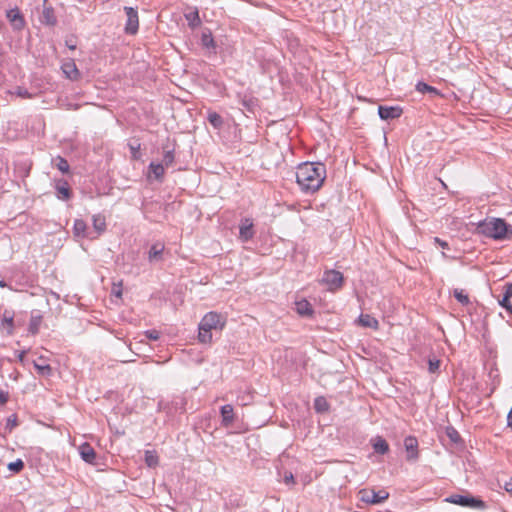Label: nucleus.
<instances>
[{
    "label": "nucleus",
    "instance_id": "f3484780",
    "mask_svg": "<svg viewBox=\"0 0 512 512\" xmlns=\"http://www.w3.org/2000/svg\"><path fill=\"white\" fill-rule=\"evenodd\" d=\"M56 191L57 197L62 200H69L72 196L71 189L66 181L58 182Z\"/></svg>",
    "mask_w": 512,
    "mask_h": 512
},
{
    "label": "nucleus",
    "instance_id": "f03ea898",
    "mask_svg": "<svg viewBox=\"0 0 512 512\" xmlns=\"http://www.w3.org/2000/svg\"><path fill=\"white\" fill-rule=\"evenodd\" d=\"M479 234L494 240H504L512 237V225L501 218L484 219L478 223Z\"/></svg>",
    "mask_w": 512,
    "mask_h": 512
},
{
    "label": "nucleus",
    "instance_id": "58836bf2",
    "mask_svg": "<svg viewBox=\"0 0 512 512\" xmlns=\"http://www.w3.org/2000/svg\"><path fill=\"white\" fill-rule=\"evenodd\" d=\"M202 44L206 48H215V42L211 34H202Z\"/></svg>",
    "mask_w": 512,
    "mask_h": 512
},
{
    "label": "nucleus",
    "instance_id": "7c9ffc66",
    "mask_svg": "<svg viewBox=\"0 0 512 512\" xmlns=\"http://www.w3.org/2000/svg\"><path fill=\"white\" fill-rule=\"evenodd\" d=\"M416 90L420 93H434V94H439L438 90L435 88V87H432L430 85H428L427 83L425 82H418L416 84Z\"/></svg>",
    "mask_w": 512,
    "mask_h": 512
},
{
    "label": "nucleus",
    "instance_id": "2f4dec72",
    "mask_svg": "<svg viewBox=\"0 0 512 512\" xmlns=\"http://www.w3.org/2000/svg\"><path fill=\"white\" fill-rule=\"evenodd\" d=\"M128 147L130 149V152H131V158L133 160H139L140 157H141V154H140V143L135 141V142H130L128 143Z\"/></svg>",
    "mask_w": 512,
    "mask_h": 512
},
{
    "label": "nucleus",
    "instance_id": "f704fd0d",
    "mask_svg": "<svg viewBox=\"0 0 512 512\" xmlns=\"http://www.w3.org/2000/svg\"><path fill=\"white\" fill-rule=\"evenodd\" d=\"M145 462L149 467H155L158 465V456L152 451H146Z\"/></svg>",
    "mask_w": 512,
    "mask_h": 512
},
{
    "label": "nucleus",
    "instance_id": "6e6552de",
    "mask_svg": "<svg viewBox=\"0 0 512 512\" xmlns=\"http://www.w3.org/2000/svg\"><path fill=\"white\" fill-rule=\"evenodd\" d=\"M403 113L400 106H382L378 107V114L382 120H393L399 118Z\"/></svg>",
    "mask_w": 512,
    "mask_h": 512
},
{
    "label": "nucleus",
    "instance_id": "a18cd8bd",
    "mask_svg": "<svg viewBox=\"0 0 512 512\" xmlns=\"http://www.w3.org/2000/svg\"><path fill=\"white\" fill-rule=\"evenodd\" d=\"M8 398H9L8 392H6L0 388V405L6 404L8 401Z\"/></svg>",
    "mask_w": 512,
    "mask_h": 512
},
{
    "label": "nucleus",
    "instance_id": "423d86ee",
    "mask_svg": "<svg viewBox=\"0 0 512 512\" xmlns=\"http://www.w3.org/2000/svg\"><path fill=\"white\" fill-rule=\"evenodd\" d=\"M321 281L328 287L330 291H335L342 287L344 277L341 272L331 269L324 271Z\"/></svg>",
    "mask_w": 512,
    "mask_h": 512
},
{
    "label": "nucleus",
    "instance_id": "20e7f679",
    "mask_svg": "<svg viewBox=\"0 0 512 512\" xmlns=\"http://www.w3.org/2000/svg\"><path fill=\"white\" fill-rule=\"evenodd\" d=\"M446 502L476 510L486 509V503L479 497L466 494H452L445 499Z\"/></svg>",
    "mask_w": 512,
    "mask_h": 512
},
{
    "label": "nucleus",
    "instance_id": "4d7b16f0",
    "mask_svg": "<svg viewBox=\"0 0 512 512\" xmlns=\"http://www.w3.org/2000/svg\"><path fill=\"white\" fill-rule=\"evenodd\" d=\"M511 314H512V311H511Z\"/></svg>",
    "mask_w": 512,
    "mask_h": 512
},
{
    "label": "nucleus",
    "instance_id": "f257e3e1",
    "mask_svg": "<svg viewBox=\"0 0 512 512\" xmlns=\"http://www.w3.org/2000/svg\"><path fill=\"white\" fill-rule=\"evenodd\" d=\"M326 179V166L321 162H305L296 170V182L304 193H315Z\"/></svg>",
    "mask_w": 512,
    "mask_h": 512
},
{
    "label": "nucleus",
    "instance_id": "1a4fd4ad",
    "mask_svg": "<svg viewBox=\"0 0 512 512\" xmlns=\"http://www.w3.org/2000/svg\"><path fill=\"white\" fill-rule=\"evenodd\" d=\"M404 447L407 451L408 461H415L418 459V441L414 436H408L404 439Z\"/></svg>",
    "mask_w": 512,
    "mask_h": 512
},
{
    "label": "nucleus",
    "instance_id": "c03bdc74",
    "mask_svg": "<svg viewBox=\"0 0 512 512\" xmlns=\"http://www.w3.org/2000/svg\"><path fill=\"white\" fill-rule=\"evenodd\" d=\"M283 481L287 485H294L295 484L294 476H293V474L291 472H285Z\"/></svg>",
    "mask_w": 512,
    "mask_h": 512
},
{
    "label": "nucleus",
    "instance_id": "6e6d98bb",
    "mask_svg": "<svg viewBox=\"0 0 512 512\" xmlns=\"http://www.w3.org/2000/svg\"><path fill=\"white\" fill-rule=\"evenodd\" d=\"M115 294H116V296H118V297H119V296H121V291H116V293H115Z\"/></svg>",
    "mask_w": 512,
    "mask_h": 512
},
{
    "label": "nucleus",
    "instance_id": "a211bd4d",
    "mask_svg": "<svg viewBox=\"0 0 512 512\" xmlns=\"http://www.w3.org/2000/svg\"><path fill=\"white\" fill-rule=\"evenodd\" d=\"M296 311L299 315L305 317L312 316L314 313L312 305L305 299L296 302Z\"/></svg>",
    "mask_w": 512,
    "mask_h": 512
},
{
    "label": "nucleus",
    "instance_id": "39448f33",
    "mask_svg": "<svg viewBox=\"0 0 512 512\" xmlns=\"http://www.w3.org/2000/svg\"><path fill=\"white\" fill-rule=\"evenodd\" d=\"M358 495L362 502L370 505L380 504L389 498V493L385 490L374 491L362 489L359 491Z\"/></svg>",
    "mask_w": 512,
    "mask_h": 512
},
{
    "label": "nucleus",
    "instance_id": "a878e982",
    "mask_svg": "<svg viewBox=\"0 0 512 512\" xmlns=\"http://www.w3.org/2000/svg\"><path fill=\"white\" fill-rule=\"evenodd\" d=\"M93 227L99 234L106 230V219L101 214L93 215L92 217Z\"/></svg>",
    "mask_w": 512,
    "mask_h": 512
},
{
    "label": "nucleus",
    "instance_id": "bb28decb",
    "mask_svg": "<svg viewBox=\"0 0 512 512\" xmlns=\"http://www.w3.org/2000/svg\"><path fill=\"white\" fill-rule=\"evenodd\" d=\"M149 172L154 175L155 179L162 181L165 172L164 165L162 163L151 162L149 165Z\"/></svg>",
    "mask_w": 512,
    "mask_h": 512
},
{
    "label": "nucleus",
    "instance_id": "5fc2aeb1",
    "mask_svg": "<svg viewBox=\"0 0 512 512\" xmlns=\"http://www.w3.org/2000/svg\"><path fill=\"white\" fill-rule=\"evenodd\" d=\"M6 286H7L6 282L4 280H0V287L4 288Z\"/></svg>",
    "mask_w": 512,
    "mask_h": 512
},
{
    "label": "nucleus",
    "instance_id": "412c9836",
    "mask_svg": "<svg viewBox=\"0 0 512 512\" xmlns=\"http://www.w3.org/2000/svg\"><path fill=\"white\" fill-rule=\"evenodd\" d=\"M39 360L44 361L43 357H40ZM33 366L40 376L49 377L52 375V367L45 362L39 363L37 361H33Z\"/></svg>",
    "mask_w": 512,
    "mask_h": 512
},
{
    "label": "nucleus",
    "instance_id": "2eb2a0df",
    "mask_svg": "<svg viewBox=\"0 0 512 512\" xmlns=\"http://www.w3.org/2000/svg\"><path fill=\"white\" fill-rule=\"evenodd\" d=\"M222 424L225 427L230 426L234 421V409L230 404L223 405L220 409Z\"/></svg>",
    "mask_w": 512,
    "mask_h": 512
},
{
    "label": "nucleus",
    "instance_id": "c85d7f7f",
    "mask_svg": "<svg viewBox=\"0 0 512 512\" xmlns=\"http://www.w3.org/2000/svg\"><path fill=\"white\" fill-rule=\"evenodd\" d=\"M185 18L188 21V25L191 28L198 27L201 24V19L199 17V12L197 8H195L194 11L185 14Z\"/></svg>",
    "mask_w": 512,
    "mask_h": 512
},
{
    "label": "nucleus",
    "instance_id": "4c0bfd02",
    "mask_svg": "<svg viewBox=\"0 0 512 512\" xmlns=\"http://www.w3.org/2000/svg\"><path fill=\"white\" fill-rule=\"evenodd\" d=\"M174 162V151L173 150H166L163 155V165L166 167H169Z\"/></svg>",
    "mask_w": 512,
    "mask_h": 512
},
{
    "label": "nucleus",
    "instance_id": "393cba45",
    "mask_svg": "<svg viewBox=\"0 0 512 512\" xmlns=\"http://www.w3.org/2000/svg\"><path fill=\"white\" fill-rule=\"evenodd\" d=\"M241 105L249 112L254 113L258 107V99L253 96H243L241 98Z\"/></svg>",
    "mask_w": 512,
    "mask_h": 512
},
{
    "label": "nucleus",
    "instance_id": "3c124183",
    "mask_svg": "<svg viewBox=\"0 0 512 512\" xmlns=\"http://www.w3.org/2000/svg\"><path fill=\"white\" fill-rule=\"evenodd\" d=\"M507 426L509 428H512V406H511V409L507 415Z\"/></svg>",
    "mask_w": 512,
    "mask_h": 512
},
{
    "label": "nucleus",
    "instance_id": "cd10ccee",
    "mask_svg": "<svg viewBox=\"0 0 512 512\" xmlns=\"http://www.w3.org/2000/svg\"><path fill=\"white\" fill-rule=\"evenodd\" d=\"M87 225L82 219H76L73 226L74 235L77 237H86Z\"/></svg>",
    "mask_w": 512,
    "mask_h": 512
},
{
    "label": "nucleus",
    "instance_id": "864d4df0",
    "mask_svg": "<svg viewBox=\"0 0 512 512\" xmlns=\"http://www.w3.org/2000/svg\"><path fill=\"white\" fill-rule=\"evenodd\" d=\"M67 46L69 49H72V50H74L76 48L75 45H72V43H68V42H67Z\"/></svg>",
    "mask_w": 512,
    "mask_h": 512
},
{
    "label": "nucleus",
    "instance_id": "473e14b6",
    "mask_svg": "<svg viewBox=\"0 0 512 512\" xmlns=\"http://www.w3.org/2000/svg\"><path fill=\"white\" fill-rule=\"evenodd\" d=\"M453 294H454V297L456 298V300L459 303H461L462 305L466 306V305L470 304L469 296L467 294H465L463 290L455 289Z\"/></svg>",
    "mask_w": 512,
    "mask_h": 512
},
{
    "label": "nucleus",
    "instance_id": "c756f323",
    "mask_svg": "<svg viewBox=\"0 0 512 512\" xmlns=\"http://www.w3.org/2000/svg\"><path fill=\"white\" fill-rule=\"evenodd\" d=\"M314 409L316 410V412H319V413L328 411L329 403L327 402L326 398L323 396H319V397L315 398Z\"/></svg>",
    "mask_w": 512,
    "mask_h": 512
},
{
    "label": "nucleus",
    "instance_id": "f8f14e48",
    "mask_svg": "<svg viewBox=\"0 0 512 512\" xmlns=\"http://www.w3.org/2000/svg\"><path fill=\"white\" fill-rule=\"evenodd\" d=\"M79 453L81 458L89 463V464H96V458L97 454L94 450V448L87 442L83 443L79 446Z\"/></svg>",
    "mask_w": 512,
    "mask_h": 512
},
{
    "label": "nucleus",
    "instance_id": "5701e85b",
    "mask_svg": "<svg viewBox=\"0 0 512 512\" xmlns=\"http://www.w3.org/2000/svg\"><path fill=\"white\" fill-rule=\"evenodd\" d=\"M207 120L215 129H221L224 125L222 116L215 111H208Z\"/></svg>",
    "mask_w": 512,
    "mask_h": 512
},
{
    "label": "nucleus",
    "instance_id": "09e8293b",
    "mask_svg": "<svg viewBox=\"0 0 512 512\" xmlns=\"http://www.w3.org/2000/svg\"><path fill=\"white\" fill-rule=\"evenodd\" d=\"M27 351L26 350H22L20 352L17 353V358L18 360L21 362V363H24V359H25V355H26Z\"/></svg>",
    "mask_w": 512,
    "mask_h": 512
},
{
    "label": "nucleus",
    "instance_id": "603ef678",
    "mask_svg": "<svg viewBox=\"0 0 512 512\" xmlns=\"http://www.w3.org/2000/svg\"><path fill=\"white\" fill-rule=\"evenodd\" d=\"M7 426H10L11 428L17 426V421H16V418L14 417L13 419L9 418L8 419V423H7Z\"/></svg>",
    "mask_w": 512,
    "mask_h": 512
},
{
    "label": "nucleus",
    "instance_id": "aec40b11",
    "mask_svg": "<svg viewBox=\"0 0 512 512\" xmlns=\"http://www.w3.org/2000/svg\"><path fill=\"white\" fill-rule=\"evenodd\" d=\"M163 251H164V244L159 243V242L153 244L148 253L149 261L152 262V261L161 260Z\"/></svg>",
    "mask_w": 512,
    "mask_h": 512
},
{
    "label": "nucleus",
    "instance_id": "b1692460",
    "mask_svg": "<svg viewBox=\"0 0 512 512\" xmlns=\"http://www.w3.org/2000/svg\"><path fill=\"white\" fill-rule=\"evenodd\" d=\"M41 323L42 316L40 314H32L28 326L29 333L36 335L39 332Z\"/></svg>",
    "mask_w": 512,
    "mask_h": 512
},
{
    "label": "nucleus",
    "instance_id": "4468645a",
    "mask_svg": "<svg viewBox=\"0 0 512 512\" xmlns=\"http://www.w3.org/2000/svg\"><path fill=\"white\" fill-rule=\"evenodd\" d=\"M1 328L6 330L8 335H12L14 331V314L11 311L5 310L1 320Z\"/></svg>",
    "mask_w": 512,
    "mask_h": 512
},
{
    "label": "nucleus",
    "instance_id": "ea45409f",
    "mask_svg": "<svg viewBox=\"0 0 512 512\" xmlns=\"http://www.w3.org/2000/svg\"><path fill=\"white\" fill-rule=\"evenodd\" d=\"M440 367V360L438 359H429L428 361V370L430 373H436Z\"/></svg>",
    "mask_w": 512,
    "mask_h": 512
},
{
    "label": "nucleus",
    "instance_id": "72a5a7b5",
    "mask_svg": "<svg viewBox=\"0 0 512 512\" xmlns=\"http://www.w3.org/2000/svg\"><path fill=\"white\" fill-rule=\"evenodd\" d=\"M55 165L58 168V170H60L62 173L69 172L70 166H69L68 161L65 158H63L61 156H57Z\"/></svg>",
    "mask_w": 512,
    "mask_h": 512
},
{
    "label": "nucleus",
    "instance_id": "4be33fe9",
    "mask_svg": "<svg viewBox=\"0 0 512 512\" xmlns=\"http://www.w3.org/2000/svg\"><path fill=\"white\" fill-rule=\"evenodd\" d=\"M245 222L247 224H242L240 226V238L244 241H248L250 240L253 235H254V232H253V224L252 222L249 221V219H246Z\"/></svg>",
    "mask_w": 512,
    "mask_h": 512
},
{
    "label": "nucleus",
    "instance_id": "79ce46f5",
    "mask_svg": "<svg viewBox=\"0 0 512 512\" xmlns=\"http://www.w3.org/2000/svg\"><path fill=\"white\" fill-rule=\"evenodd\" d=\"M14 94L21 98H31L32 97V94L29 93L27 89L22 88V87H17Z\"/></svg>",
    "mask_w": 512,
    "mask_h": 512
},
{
    "label": "nucleus",
    "instance_id": "9b49d317",
    "mask_svg": "<svg viewBox=\"0 0 512 512\" xmlns=\"http://www.w3.org/2000/svg\"><path fill=\"white\" fill-rule=\"evenodd\" d=\"M48 1H43V11L42 15L40 16V21L42 24L48 25V26H54L57 23V18L54 13V9L51 6H48Z\"/></svg>",
    "mask_w": 512,
    "mask_h": 512
},
{
    "label": "nucleus",
    "instance_id": "c9c22d12",
    "mask_svg": "<svg viewBox=\"0 0 512 512\" xmlns=\"http://www.w3.org/2000/svg\"><path fill=\"white\" fill-rule=\"evenodd\" d=\"M446 434L453 443L461 441V436L454 427H447Z\"/></svg>",
    "mask_w": 512,
    "mask_h": 512
},
{
    "label": "nucleus",
    "instance_id": "8fccbe9b",
    "mask_svg": "<svg viewBox=\"0 0 512 512\" xmlns=\"http://www.w3.org/2000/svg\"><path fill=\"white\" fill-rule=\"evenodd\" d=\"M504 489L512 494V478L509 481L505 482Z\"/></svg>",
    "mask_w": 512,
    "mask_h": 512
},
{
    "label": "nucleus",
    "instance_id": "0eeeda50",
    "mask_svg": "<svg viewBox=\"0 0 512 512\" xmlns=\"http://www.w3.org/2000/svg\"><path fill=\"white\" fill-rule=\"evenodd\" d=\"M124 11L127 16L124 31L128 35H134L138 32L139 29V17L137 9L125 6Z\"/></svg>",
    "mask_w": 512,
    "mask_h": 512
},
{
    "label": "nucleus",
    "instance_id": "e433bc0d",
    "mask_svg": "<svg viewBox=\"0 0 512 512\" xmlns=\"http://www.w3.org/2000/svg\"><path fill=\"white\" fill-rule=\"evenodd\" d=\"M24 468V462L21 459H17L14 462L8 464V469L14 473H19Z\"/></svg>",
    "mask_w": 512,
    "mask_h": 512
},
{
    "label": "nucleus",
    "instance_id": "de8ad7c7",
    "mask_svg": "<svg viewBox=\"0 0 512 512\" xmlns=\"http://www.w3.org/2000/svg\"><path fill=\"white\" fill-rule=\"evenodd\" d=\"M434 242L444 249H449V244L446 241L440 239L439 237H435Z\"/></svg>",
    "mask_w": 512,
    "mask_h": 512
},
{
    "label": "nucleus",
    "instance_id": "49530a36",
    "mask_svg": "<svg viewBox=\"0 0 512 512\" xmlns=\"http://www.w3.org/2000/svg\"><path fill=\"white\" fill-rule=\"evenodd\" d=\"M503 296L509 299L512 297V283H507L505 285V292Z\"/></svg>",
    "mask_w": 512,
    "mask_h": 512
},
{
    "label": "nucleus",
    "instance_id": "6ab92c4d",
    "mask_svg": "<svg viewBox=\"0 0 512 512\" xmlns=\"http://www.w3.org/2000/svg\"><path fill=\"white\" fill-rule=\"evenodd\" d=\"M358 323L363 327H368L375 330H377L379 327L378 320L369 314H361L358 318Z\"/></svg>",
    "mask_w": 512,
    "mask_h": 512
},
{
    "label": "nucleus",
    "instance_id": "ddd939ff",
    "mask_svg": "<svg viewBox=\"0 0 512 512\" xmlns=\"http://www.w3.org/2000/svg\"><path fill=\"white\" fill-rule=\"evenodd\" d=\"M61 69L65 76L70 80H77L80 77V72L75 62L72 60L63 63Z\"/></svg>",
    "mask_w": 512,
    "mask_h": 512
},
{
    "label": "nucleus",
    "instance_id": "9d476101",
    "mask_svg": "<svg viewBox=\"0 0 512 512\" xmlns=\"http://www.w3.org/2000/svg\"><path fill=\"white\" fill-rule=\"evenodd\" d=\"M7 18L15 30H22L25 26V19L18 8L7 11Z\"/></svg>",
    "mask_w": 512,
    "mask_h": 512
},
{
    "label": "nucleus",
    "instance_id": "dca6fc26",
    "mask_svg": "<svg viewBox=\"0 0 512 512\" xmlns=\"http://www.w3.org/2000/svg\"><path fill=\"white\" fill-rule=\"evenodd\" d=\"M371 441L373 449L376 453L384 455L389 451V445L383 437L377 436Z\"/></svg>",
    "mask_w": 512,
    "mask_h": 512
},
{
    "label": "nucleus",
    "instance_id": "7ed1b4c3",
    "mask_svg": "<svg viewBox=\"0 0 512 512\" xmlns=\"http://www.w3.org/2000/svg\"><path fill=\"white\" fill-rule=\"evenodd\" d=\"M226 325V318L217 312H208L199 323L198 340L203 344L211 343L212 331H221Z\"/></svg>",
    "mask_w": 512,
    "mask_h": 512
},
{
    "label": "nucleus",
    "instance_id": "37998d69",
    "mask_svg": "<svg viewBox=\"0 0 512 512\" xmlns=\"http://www.w3.org/2000/svg\"><path fill=\"white\" fill-rule=\"evenodd\" d=\"M499 304L508 312L512 311V304L509 298L503 296L502 300L499 301Z\"/></svg>",
    "mask_w": 512,
    "mask_h": 512
},
{
    "label": "nucleus",
    "instance_id": "a19ab883",
    "mask_svg": "<svg viewBox=\"0 0 512 512\" xmlns=\"http://www.w3.org/2000/svg\"><path fill=\"white\" fill-rule=\"evenodd\" d=\"M144 335L147 339L156 341L160 338L159 331L153 329V330H147L144 332Z\"/></svg>",
    "mask_w": 512,
    "mask_h": 512
}]
</instances>
